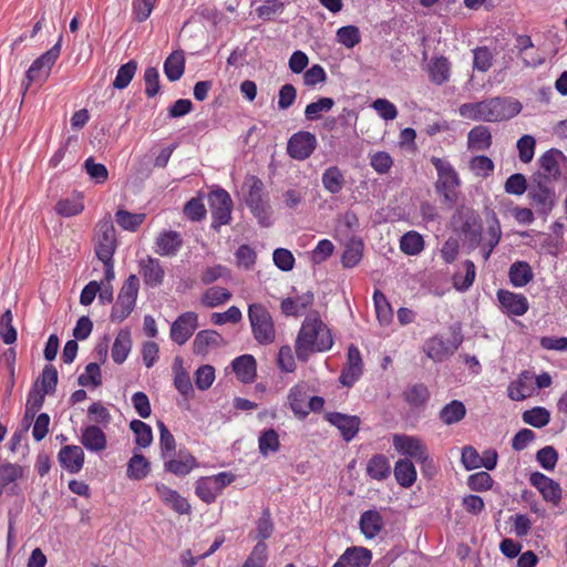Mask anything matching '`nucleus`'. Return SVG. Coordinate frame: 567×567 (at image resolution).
<instances>
[{"label": "nucleus", "mask_w": 567, "mask_h": 567, "mask_svg": "<svg viewBox=\"0 0 567 567\" xmlns=\"http://www.w3.org/2000/svg\"><path fill=\"white\" fill-rule=\"evenodd\" d=\"M330 329L318 313H310L303 320L298 332L295 351L298 360L307 361L315 352H324L332 348Z\"/></svg>", "instance_id": "obj_1"}, {"label": "nucleus", "mask_w": 567, "mask_h": 567, "mask_svg": "<svg viewBox=\"0 0 567 567\" xmlns=\"http://www.w3.org/2000/svg\"><path fill=\"white\" fill-rule=\"evenodd\" d=\"M520 110V103L514 99L493 97L464 103L458 107V114L463 118L476 122H499L516 116Z\"/></svg>", "instance_id": "obj_2"}, {"label": "nucleus", "mask_w": 567, "mask_h": 567, "mask_svg": "<svg viewBox=\"0 0 567 567\" xmlns=\"http://www.w3.org/2000/svg\"><path fill=\"white\" fill-rule=\"evenodd\" d=\"M431 163L436 169L437 179L435 182L436 192L449 205H454L458 198V188L461 178L454 166L445 158H431Z\"/></svg>", "instance_id": "obj_3"}, {"label": "nucleus", "mask_w": 567, "mask_h": 567, "mask_svg": "<svg viewBox=\"0 0 567 567\" xmlns=\"http://www.w3.org/2000/svg\"><path fill=\"white\" fill-rule=\"evenodd\" d=\"M248 319L255 340L259 344H270L276 340L275 322L268 309L261 303H250Z\"/></svg>", "instance_id": "obj_4"}, {"label": "nucleus", "mask_w": 567, "mask_h": 567, "mask_svg": "<svg viewBox=\"0 0 567 567\" xmlns=\"http://www.w3.org/2000/svg\"><path fill=\"white\" fill-rule=\"evenodd\" d=\"M395 451L422 464L423 466L432 465V458L429 455L425 443L417 436L406 434H394L392 439Z\"/></svg>", "instance_id": "obj_5"}, {"label": "nucleus", "mask_w": 567, "mask_h": 567, "mask_svg": "<svg viewBox=\"0 0 567 567\" xmlns=\"http://www.w3.org/2000/svg\"><path fill=\"white\" fill-rule=\"evenodd\" d=\"M140 282L135 275H131L122 286L116 302L113 306L111 319L121 322L133 311L138 293Z\"/></svg>", "instance_id": "obj_6"}, {"label": "nucleus", "mask_w": 567, "mask_h": 567, "mask_svg": "<svg viewBox=\"0 0 567 567\" xmlns=\"http://www.w3.org/2000/svg\"><path fill=\"white\" fill-rule=\"evenodd\" d=\"M235 481V475L230 472H220L216 475L204 476L196 481L195 493L205 503L215 502L223 489Z\"/></svg>", "instance_id": "obj_7"}, {"label": "nucleus", "mask_w": 567, "mask_h": 567, "mask_svg": "<svg viewBox=\"0 0 567 567\" xmlns=\"http://www.w3.org/2000/svg\"><path fill=\"white\" fill-rule=\"evenodd\" d=\"M61 39L49 51L43 53L37 60L33 61L29 70L27 71V82L23 84L25 90L31 83L42 84L47 81L50 75L51 69L60 55Z\"/></svg>", "instance_id": "obj_8"}, {"label": "nucleus", "mask_w": 567, "mask_h": 567, "mask_svg": "<svg viewBox=\"0 0 567 567\" xmlns=\"http://www.w3.org/2000/svg\"><path fill=\"white\" fill-rule=\"evenodd\" d=\"M116 250L115 228L110 216L99 221L95 234V254L101 261H109Z\"/></svg>", "instance_id": "obj_9"}, {"label": "nucleus", "mask_w": 567, "mask_h": 567, "mask_svg": "<svg viewBox=\"0 0 567 567\" xmlns=\"http://www.w3.org/2000/svg\"><path fill=\"white\" fill-rule=\"evenodd\" d=\"M244 187L248 188L245 202L251 213L262 226H269V206L262 198V183L255 177H250Z\"/></svg>", "instance_id": "obj_10"}, {"label": "nucleus", "mask_w": 567, "mask_h": 567, "mask_svg": "<svg viewBox=\"0 0 567 567\" xmlns=\"http://www.w3.org/2000/svg\"><path fill=\"white\" fill-rule=\"evenodd\" d=\"M539 165L544 175L548 179H558L566 175L567 178V157L557 148H550L539 157Z\"/></svg>", "instance_id": "obj_11"}, {"label": "nucleus", "mask_w": 567, "mask_h": 567, "mask_svg": "<svg viewBox=\"0 0 567 567\" xmlns=\"http://www.w3.org/2000/svg\"><path fill=\"white\" fill-rule=\"evenodd\" d=\"M317 146V138L310 132H298L293 134L287 145L288 154L295 159L308 158Z\"/></svg>", "instance_id": "obj_12"}, {"label": "nucleus", "mask_w": 567, "mask_h": 567, "mask_svg": "<svg viewBox=\"0 0 567 567\" xmlns=\"http://www.w3.org/2000/svg\"><path fill=\"white\" fill-rule=\"evenodd\" d=\"M497 300L502 312L507 316L522 317L529 309V302L522 293L501 289L497 291Z\"/></svg>", "instance_id": "obj_13"}, {"label": "nucleus", "mask_w": 567, "mask_h": 567, "mask_svg": "<svg viewBox=\"0 0 567 567\" xmlns=\"http://www.w3.org/2000/svg\"><path fill=\"white\" fill-rule=\"evenodd\" d=\"M208 204L215 223L226 225L230 220L231 198L224 189L213 190L208 196Z\"/></svg>", "instance_id": "obj_14"}, {"label": "nucleus", "mask_w": 567, "mask_h": 567, "mask_svg": "<svg viewBox=\"0 0 567 567\" xmlns=\"http://www.w3.org/2000/svg\"><path fill=\"white\" fill-rule=\"evenodd\" d=\"M198 326V316L193 311L181 315L172 324L171 338L177 344H184Z\"/></svg>", "instance_id": "obj_15"}, {"label": "nucleus", "mask_w": 567, "mask_h": 567, "mask_svg": "<svg viewBox=\"0 0 567 567\" xmlns=\"http://www.w3.org/2000/svg\"><path fill=\"white\" fill-rule=\"evenodd\" d=\"M462 343V338L454 336L453 341L447 343L441 337H432L425 341L423 350L426 355L437 362L443 361L449 355L453 354Z\"/></svg>", "instance_id": "obj_16"}, {"label": "nucleus", "mask_w": 567, "mask_h": 567, "mask_svg": "<svg viewBox=\"0 0 567 567\" xmlns=\"http://www.w3.org/2000/svg\"><path fill=\"white\" fill-rule=\"evenodd\" d=\"M164 461L165 471L176 476H186L198 466L196 458L186 450H179Z\"/></svg>", "instance_id": "obj_17"}, {"label": "nucleus", "mask_w": 567, "mask_h": 567, "mask_svg": "<svg viewBox=\"0 0 567 567\" xmlns=\"http://www.w3.org/2000/svg\"><path fill=\"white\" fill-rule=\"evenodd\" d=\"M362 374V358L359 349L354 346L348 348L347 364L343 367L340 382L344 386H352Z\"/></svg>", "instance_id": "obj_18"}, {"label": "nucleus", "mask_w": 567, "mask_h": 567, "mask_svg": "<svg viewBox=\"0 0 567 567\" xmlns=\"http://www.w3.org/2000/svg\"><path fill=\"white\" fill-rule=\"evenodd\" d=\"M530 484L538 489L546 502L557 505L561 498V488L557 482L536 472L529 477Z\"/></svg>", "instance_id": "obj_19"}, {"label": "nucleus", "mask_w": 567, "mask_h": 567, "mask_svg": "<svg viewBox=\"0 0 567 567\" xmlns=\"http://www.w3.org/2000/svg\"><path fill=\"white\" fill-rule=\"evenodd\" d=\"M326 420L340 431V434L347 442L357 435L361 423L358 416L339 412L328 413Z\"/></svg>", "instance_id": "obj_20"}, {"label": "nucleus", "mask_w": 567, "mask_h": 567, "mask_svg": "<svg viewBox=\"0 0 567 567\" xmlns=\"http://www.w3.org/2000/svg\"><path fill=\"white\" fill-rule=\"evenodd\" d=\"M58 460L66 472L76 474L83 467L84 452L79 445H65L60 450Z\"/></svg>", "instance_id": "obj_21"}, {"label": "nucleus", "mask_w": 567, "mask_h": 567, "mask_svg": "<svg viewBox=\"0 0 567 567\" xmlns=\"http://www.w3.org/2000/svg\"><path fill=\"white\" fill-rule=\"evenodd\" d=\"M155 489L161 501L178 514H188L190 505L177 491L163 483H156Z\"/></svg>", "instance_id": "obj_22"}, {"label": "nucleus", "mask_w": 567, "mask_h": 567, "mask_svg": "<svg viewBox=\"0 0 567 567\" xmlns=\"http://www.w3.org/2000/svg\"><path fill=\"white\" fill-rule=\"evenodd\" d=\"M138 266L146 286L157 287L162 285L165 271L158 259L147 256L140 260Z\"/></svg>", "instance_id": "obj_23"}, {"label": "nucleus", "mask_w": 567, "mask_h": 567, "mask_svg": "<svg viewBox=\"0 0 567 567\" xmlns=\"http://www.w3.org/2000/svg\"><path fill=\"white\" fill-rule=\"evenodd\" d=\"M508 396L514 401H522L532 396L535 392L534 374L524 371L513 381L507 389Z\"/></svg>", "instance_id": "obj_24"}, {"label": "nucleus", "mask_w": 567, "mask_h": 567, "mask_svg": "<svg viewBox=\"0 0 567 567\" xmlns=\"http://www.w3.org/2000/svg\"><path fill=\"white\" fill-rule=\"evenodd\" d=\"M223 337L214 330L199 331L193 341V351L197 355L205 357L209 351L220 347Z\"/></svg>", "instance_id": "obj_25"}, {"label": "nucleus", "mask_w": 567, "mask_h": 567, "mask_svg": "<svg viewBox=\"0 0 567 567\" xmlns=\"http://www.w3.org/2000/svg\"><path fill=\"white\" fill-rule=\"evenodd\" d=\"M80 442L90 452H102L106 449L107 440L104 432L96 425L82 429Z\"/></svg>", "instance_id": "obj_26"}, {"label": "nucleus", "mask_w": 567, "mask_h": 567, "mask_svg": "<svg viewBox=\"0 0 567 567\" xmlns=\"http://www.w3.org/2000/svg\"><path fill=\"white\" fill-rule=\"evenodd\" d=\"M182 244L183 240L177 231H163L156 238L155 252L161 256H174L181 249Z\"/></svg>", "instance_id": "obj_27"}, {"label": "nucleus", "mask_w": 567, "mask_h": 567, "mask_svg": "<svg viewBox=\"0 0 567 567\" xmlns=\"http://www.w3.org/2000/svg\"><path fill=\"white\" fill-rule=\"evenodd\" d=\"M307 398L308 384L306 382L297 383L289 390L288 403L293 414L298 417L303 419L307 416Z\"/></svg>", "instance_id": "obj_28"}, {"label": "nucleus", "mask_w": 567, "mask_h": 567, "mask_svg": "<svg viewBox=\"0 0 567 567\" xmlns=\"http://www.w3.org/2000/svg\"><path fill=\"white\" fill-rule=\"evenodd\" d=\"M384 522L378 511L371 509L361 514L359 526L365 538H374L383 528Z\"/></svg>", "instance_id": "obj_29"}, {"label": "nucleus", "mask_w": 567, "mask_h": 567, "mask_svg": "<svg viewBox=\"0 0 567 567\" xmlns=\"http://www.w3.org/2000/svg\"><path fill=\"white\" fill-rule=\"evenodd\" d=\"M233 370L236 377L244 383H250L256 377V360L250 354H244L236 358L233 363Z\"/></svg>", "instance_id": "obj_30"}, {"label": "nucleus", "mask_w": 567, "mask_h": 567, "mask_svg": "<svg viewBox=\"0 0 567 567\" xmlns=\"http://www.w3.org/2000/svg\"><path fill=\"white\" fill-rule=\"evenodd\" d=\"M346 566L350 567H368L372 560V553L370 549L361 546L349 547L340 556Z\"/></svg>", "instance_id": "obj_31"}, {"label": "nucleus", "mask_w": 567, "mask_h": 567, "mask_svg": "<svg viewBox=\"0 0 567 567\" xmlns=\"http://www.w3.org/2000/svg\"><path fill=\"white\" fill-rule=\"evenodd\" d=\"M55 213L62 217H73L84 210L83 196L80 193H73L71 196L61 198L55 204Z\"/></svg>", "instance_id": "obj_32"}, {"label": "nucleus", "mask_w": 567, "mask_h": 567, "mask_svg": "<svg viewBox=\"0 0 567 567\" xmlns=\"http://www.w3.org/2000/svg\"><path fill=\"white\" fill-rule=\"evenodd\" d=\"M174 385L185 398H190L194 393L193 384L188 372L183 367V359L177 357L173 363Z\"/></svg>", "instance_id": "obj_33"}, {"label": "nucleus", "mask_w": 567, "mask_h": 567, "mask_svg": "<svg viewBox=\"0 0 567 567\" xmlns=\"http://www.w3.org/2000/svg\"><path fill=\"white\" fill-rule=\"evenodd\" d=\"M416 468L408 458H400L394 465V477L398 484L404 488L411 487L416 481Z\"/></svg>", "instance_id": "obj_34"}, {"label": "nucleus", "mask_w": 567, "mask_h": 567, "mask_svg": "<svg viewBox=\"0 0 567 567\" xmlns=\"http://www.w3.org/2000/svg\"><path fill=\"white\" fill-rule=\"evenodd\" d=\"M391 465L383 454L373 455L367 463V474L377 481H383L390 476Z\"/></svg>", "instance_id": "obj_35"}, {"label": "nucleus", "mask_w": 567, "mask_h": 567, "mask_svg": "<svg viewBox=\"0 0 567 567\" xmlns=\"http://www.w3.org/2000/svg\"><path fill=\"white\" fill-rule=\"evenodd\" d=\"M151 472V463L147 458L140 454L134 453L127 462L126 475L130 480L142 481Z\"/></svg>", "instance_id": "obj_36"}, {"label": "nucleus", "mask_w": 567, "mask_h": 567, "mask_svg": "<svg viewBox=\"0 0 567 567\" xmlns=\"http://www.w3.org/2000/svg\"><path fill=\"white\" fill-rule=\"evenodd\" d=\"M363 254V241L361 238L351 236L346 244V249L342 255V265L347 268L357 266Z\"/></svg>", "instance_id": "obj_37"}, {"label": "nucleus", "mask_w": 567, "mask_h": 567, "mask_svg": "<svg viewBox=\"0 0 567 567\" xmlns=\"http://www.w3.org/2000/svg\"><path fill=\"white\" fill-rule=\"evenodd\" d=\"M185 70V56L183 51H174L164 62V73L169 81H177Z\"/></svg>", "instance_id": "obj_38"}, {"label": "nucleus", "mask_w": 567, "mask_h": 567, "mask_svg": "<svg viewBox=\"0 0 567 567\" xmlns=\"http://www.w3.org/2000/svg\"><path fill=\"white\" fill-rule=\"evenodd\" d=\"M313 302L311 292L303 293L297 298H286L281 301V310L286 316L301 315Z\"/></svg>", "instance_id": "obj_39"}, {"label": "nucleus", "mask_w": 567, "mask_h": 567, "mask_svg": "<svg viewBox=\"0 0 567 567\" xmlns=\"http://www.w3.org/2000/svg\"><path fill=\"white\" fill-rule=\"evenodd\" d=\"M492 136L491 132L485 126H475L468 132L467 145L468 148L474 151H484L491 146Z\"/></svg>", "instance_id": "obj_40"}, {"label": "nucleus", "mask_w": 567, "mask_h": 567, "mask_svg": "<svg viewBox=\"0 0 567 567\" xmlns=\"http://www.w3.org/2000/svg\"><path fill=\"white\" fill-rule=\"evenodd\" d=\"M373 303L380 324L389 326L393 319V310L384 293L380 290H375L373 293Z\"/></svg>", "instance_id": "obj_41"}, {"label": "nucleus", "mask_w": 567, "mask_h": 567, "mask_svg": "<svg viewBox=\"0 0 567 567\" xmlns=\"http://www.w3.org/2000/svg\"><path fill=\"white\" fill-rule=\"evenodd\" d=\"M400 249L408 256H417L424 249V239L414 230L405 233L400 239Z\"/></svg>", "instance_id": "obj_42"}, {"label": "nucleus", "mask_w": 567, "mask_h": 567, "mask_svg": "<svg viewBox=\"0 0 567 567\" xmlns=\"http://www.w3.org/2000/svg\"><path fill=\"white\" fill-rule=\"evenodd\" d=\"M508 276L514 287L522 288L533 279V271L527 262L517 261L511 266Z\"/></svg>", "instance_id": "obj_43"}, {"label": "nucleus", "mask_w": 567, "mask_h": 567, "mask_svg": "<svg viewBox=\"0 0 567 567\" xmlns=\"http://www.w3.org/2000/svg\"><path fill=\"white\" fill-rule=\"evenodd\" d=\"M146 215L143 213H131L118 209L115 214L117 225L127 231H135L145 220Z\"/></svg>", "instance_id": "obj_44"}, {"label": "nucleus", "mask_w": 567, "mask_h": 567, "mask_svg": "<svg viewBox=\"0 0 567 567\" xmlns=\"http://www.w3.org/2000/svg\"><path fill=\"white\" fill-rule=\"evenodd\" d=\"M130 429L134 433V442L138 447H148L153 442L152 427L141 420H133Z\"/></svg>", "instance_id": "obj_45"}, {"label": "nucleus", "mask_w": 567, "mask_h": 567, "mask_svg": "<svg viewBox=\"0 0 567 567\" xmlns=\"http://www.w3.org/2000/svg\"><path fill=\"white\" fill-rule=\"evenodd\" d=\"M359 228V218L355 213L348 210L337 221L336 236L338 238L349 237Z\"/></svg>", "instance_id": "obj_46"}, {"label": "nucleus", "mask_w": 567, "mask_h": 567, "mask_svg": "<svg viewBox=\"0 0 567 567\" xmlns=\"http://www.w3.org/2000/svg\"><path fill=\"white\" fill-rule=\"evenodd\" d=\"M131 351V337L127 331H121L112 347V359L116 363H123Z\"/></svg>", "instance_id": "obj_47"}, {"label": "nucleus", "mask_w": 567, "mask_h": 567, "mask_svg": "<svg viewBox=\"0 0 567 567\" xmlns=\"http://www.w3.org/2000/svg\"><path fill=\"white\" fill-rule=\"evenodd\" d=\"M231 298V293L221 287L214 286L207 289L202 296V303L208 308H215L224 305Z\"/></svg>", "instance_id": "obj_48"}, {"label": "nucleus", "mask_w": 567, "mask_h": 567, "mask_svg": "<svg viewBox=\"0 0 567 567\" xmlns=\"http://www.w3.org/2000/svg\"><path fill=\"white\" fill-rule=\"evenodd\" d=\"M466 413V409L461 401L454 400L446 404L440 412V417L444 424L451 425L460 422Z\"/></svg>", "instance_id": "obj_49"}, {"label": "nucleus", "mask_w": 567, "mask_h": 567, "mask_svg": "<svg viewBox=\"0 0 567 567\" xmlns=\"http://www.w3.org/2000/svg\"><path fill=\"white\" fill-rule=\"evenodd\" d=\"M451 64L446 58L434 59L430 64V78L436 84L445 83L450 78Z\"/></svg>", "instance_id": "obj_50"}, {"label": "nucleus", "mask_w": 567, "mask_h": 567, "mask_svg": "<svg viewBox=\"0 0 567 567\" xmlns=\"http://www.w3.org/2000/svg\"><path fill=\"white\" fill-rule=\"evenodd\" d=\"M334 101L331 97H320L316 102L309 103L305 109V116L308 121L321 118L323 113L331 111Z\"/></svg>", "instance_id": "obj_51"}, {"label": "nucleus", "mask_w": 567, "mask_h": 567, "mask_svg": "<svg viewBox=\"0 0 567 567\" xmlns=\"http://www.w3.org/2000/svg\"><path fill=\"white\" fill-rule=\"evenodd\" d=\"M369 161L371 167L379 175L388 174L394 164L393 157L385 151L370 153Z\"/></svg>", "instance_id": "obj_52"}, {"label": "nucleus", "mask_w": 567, "mask_h": 567, "mask_svg": "<svg viewBox=\"0 0 567 567\" xmlns=\"http://www.w3.org/2000/svg\"><path fill=\"white\" fill-rule=\"evenodd\" d=\"M336 38L338 43L352 49L361 42V32L355 25H344L337 30Z\"/></svg>", "instance_id": "obj_53"}, {"label": "nucleus", "mask_w": 567, "mask_h": 567, "mask_svg": "<svg viewBox=\"0 0 567 567\" xmlns=\"http://www.w3.org/2000/svg\"><path fill=\"white\" fill-rule=\"evenodd\" d=\"M322 184L324 188L331 194H338L344 184V178L338 167H329L322 174Z\"/></svg>", "instance_id": "obj_54"}, {"label": "nucleus", "mask_w": 567, "mask_h": 567, "mask_svg": "<svg viewBox=\"0 0 567 567\" xmlns=\"http://www.w3.org/2000/svg\"><path fill=\"white\" fill-rule=\"evenodd\" d=\"M523 421L534 427H544L550 421V413L543 406H536L523 413Z\"/></svg>", "instance_id": "obj_55"}, {"label": "nucleus", "mask_w": 567, "mask_h": 567, "mask_svg": "<svg viewBox=\"0 0 567 567\" xmlns=\"http://www.w3.org/2000/svg\"><path fill=\"white\" fill-rule=\"evenodd\" d=\"M279 446V436L275 430L268 429L261 432L258 440V447L261 455L268 456L270 453L277 452Z\"/></svg>", "instance_id": "obj_56"}, {"label": "nucleus", "mask_w": 567, "mask_h": 567, "mask_svg": "<svg viewBox=\"0 0 567 567\" xmlns=\"http://www.w3.org/2000/svg\"><path fill=\"white\" fill-rule=\"evenodd\" d=\"M465 274L462 275L461 272H457L453 277V285L454 288L458 291H465L467 290L474 282L475 279V265L471 260H466L463 264Z\"/></svg>", "instance_id": "obj_57"}, {"label": "nucleus", "mask_w": 567, "mask_h": 567, "mask_svg": "<svg viewBox=\"0 0 567 567\" xmlns=\"http://www.w3.org/2000/svg\"><path fill=\"white\" fill-rule=\"evenodd\" d=\"M137 70V63L134 60L128 61L123 64L116 73V76L113 81V86L117 90H123L128 86L131 81L133 80Z\"/></svg>", "instance_id": "obj_58"}, {"label": "nucleus", "mask_w": 567, "mask_h": 567, "mask_svg": "<svg viewBox=\"0 0 567 567\" xmlns=\"http://www.w3.org/2000/svg\"><path fill=\"white\" fill-rule=\"evenodd\" d=\"M157 426L159 430L161 455L163 460H165L175 454L176 442L173 434L162 421H158Z\"/></svg>", "instance_id": "obj_59"}, {"label": "nucleus", "mask_w": 567, "mask_h": 567, "mask_svg": "<svg viewBox=\"0 0 567 567\" xmlns=\"http://www.w3.org/2000/svg\"><path fill=\"white\" fill-rule=\"evenodd\" d=\"M268 559V548L264 542H258L245 560L243 567H265Z\"/></svg>", "instance_id": "obj_60"}, {"label": "nucleus", "mask_w": 567, "mask_h": 567, "mask_svg": "<svg viewBox=\"0 0 567 567\" xmlns=\"http://www.w3.org/2000/svg\"><path fill=\"white\" fill-rule=\"evenodd\" d=\"M102 383L101 369L97 363H89L79 377V384L82 386H99Z\"/></svg>", "instance_id": "obj_61"}, {"label": "nucleus", "mask_w": 567, "mask_h": 567, "mask_svg": "<svg viewBox=\"0 0 567 567\" xmlns=\"http://www.w3.org/2000/svg\"><path fill=\"white\" fill-rule=\"evenodd\" d=\"M519 159L527 164L534 158L536 140L532 135H523L516 143Z\"/></svg>", "instance_id": "obj_62"}, {"label": "nucleus", "mask_w": 567, "mask_h": 567, "mask_svg": "<svg viewBox=\"0 0 567 567\" xmlns=\"http://www.w3.org/2000/svg\"><path fill=\"white\" fill-rule=\"evenodd\" d=\"M272 530L274 524L271 522L270 513L269 511H264L261 517L257 520L256 529L250 533V536L254 539H260L259 542H262L270 537Z\"/></svg>", "instance_id": "obj_63"}, {"label": "nucleus", "mask_w": 567, "mask_h": 567, "mask_svg": "<svg viewBox=\"0 0 567 567\" xmlns=\"http://www.w3.org/2000/svg\"><path fill=\"white\" fill-rule=\"evenodd\" d=\"M12 312L7 310L0 317V337L6 344H12L17 340V331L12 324Z\"/></svg>", "instance_id": "obj_64"}]
</instances>
